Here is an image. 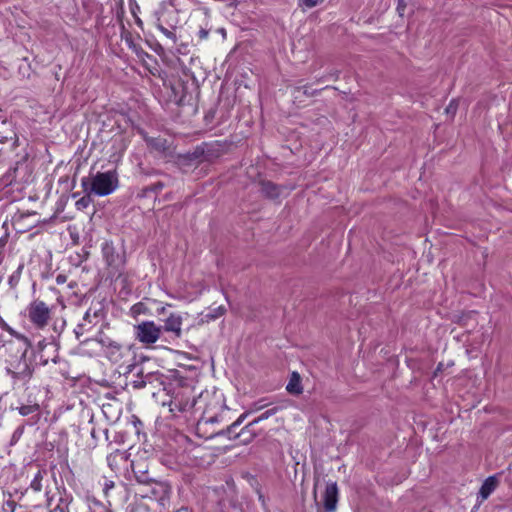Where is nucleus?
Instances as JSON below:
<instances>
[{"label": "nucleus", "instance_id": "16", "mask_svg": "<svg viewBox=\"0 0 512 512\" xmlns=\"http://www.w3.org/2000/svg\"><path fill=\"white\" fill-rule=\"evenodd\" d=\"M260 192L266 199L269 200H277L284 187L282 185L276 184L270 180L262 179L259 181Z\"/></svg>", "mask_w": 512, "mask_h": 512}, {"label": "nucleus", "instance_id": "2", "mask_svg": "<svg viewBox=\"0 0 512 512\" xmlns=\"http://www.w3.org/2000/svg\"><path fill=\"white\" fill-rule=\"evenodd\" d=\"M83 191L100 197L112 194L119 186V178L116 169L105 172H97L89 177L81 179Z\"/></svg>", "mask_w": 512, "mask_h": 512}, {"label": "nucleus", "instance_id": "31", "mask_svg": "<svg viewBox=\"0 0 512 512\" xmlns=\"http://www.w3.org/2000/svg\"><path fill=\"white\" fill-rule=\"evenodd\" d=\"M269 405L268 402H266V399L265 398H261L255 402H253L249 409L247 411H245L244 413H248V416L254 412H257L265 407H267Z\"/></svg>", "mask_w": 512, "mask_h": 512}, {"label": "nucleus", "instance_id": "47", "mask_svg": "<svg viewBox=\"0 0 512 512\" xmlns=\"http://www.w3.org/2000/svg\"><path fill=\"white\" fill-rule=\"evenodd\" d=\"M23 431H24V426H19L13 433L12 435V441H16L17 439H19L21 437V435L23 434Z\"/></svg>", "mask_w": 512, "mask_h": 512}, {"label": "nucleus", "instance_id": "50", "mask_svg": "<svg viewBox=\"0 0 512 512\" xmlns=\"http://www.w3.org/2000/svg\"><path fill=\"white\" fill-rule=\"evenodd\" d=\"M154 51L158 54H162L164 52V48L161 44L158 43L154 48Z\"/></svg>", "mask_w": 512, "mask_h": 512}, {"label": "nucleus", "instance_id": "37", "mask_svg": "<svg viewBox=\"0 0 512 512\" xmlns=\"http://www.w3.org/2000/svg\"><path fill=\"white\" fill-rule=\"evenodd\" d=\"M225 313H226V308L224 306H218V307L214 308L211 312L206 314L205 317L208 320H215V319L221 317L222 315H224Z\"/></svg>", "mask_w": 512, "mask_h": 512}, {"label": "nucleus", "instance_id": "6", "mask_svg": "<svg viewBox=\"0 0 512 512\" xmlns=\"http://www.w3.org/2000/svg\"><path fill=\"white\" fill-rule=\"evenodd\" d=\"M105 312L102 308L92 309L89 308L83 315L82 320L76 325L74 328V334L77 340L80 341V345L87 344L90 339L87 338L85 340H81V337L91 332L94 327H96L100 321L104 318Z\"/></svg>", "mask_w": 512, "mask_h": 512}, {"label": "nucleus", "instance_id": "60", "mask_svg": "<svg viewBox=\"0 0 512 512\" xmlns=\"http://www.w3.org/2000/svg\"><path fill=\"white\" fill-rule=\"evenodd\" d=\"M63 279H64V277H62V276H60V275H59V276L57 277V283H61V282H63Z\"/></svg>", "mask_w": 512, "mask_h": 512}, {"label": "nucleus", "instance_id": "43", "mask_svg": "<svg viewBox=\"0 0 512 512\" xmlns=\"http://www.w3.org/2000/svg\"><path fill=\"white\" fill-rule=\"evenodd\" d=\"M131 50L137 54V56H148V53H146L140 45H131Z\"/></svg>", "mask_w": 512, "mask_h": 512}, {"label": "nucleus", "instance_id": "19", "mask_svg": "<svg viewBox=\"0 0 512 512\" xmlns=\"http://www.w3.org/2000/svg\"><path fill=\"white\" fill-rule=\"evenodd\" d=\"M498 484L499 480L497 475L487 477L480 487L478 497L482 500L487 499L497 488Z\"/></svg>", "mask_w": 512, "mask_h": 512}, {"label": "nucleus", "instance_id": "55", "mask_svg": "<svg viewBox=\"0 0 512 512\" xmlns=\"http://www.w3.org/2000/svg\"><path fill=\"white\" fill-rule=\"evenodd\" d=\"M50 512H70L69 510H65L63 508H59V507H55L53 510H51Z\"/></svg>", "mask_w": 512, "mask_h": 512}, {"label": "nucleus", "instance_id": "40", "mask_svg": "<svg viewBox=\"0 0 512 512\" xmlns=\"http://www.w3.org/2000/svg\"><path fill=\"white\" fill-rule=\"evenodd\" d=\"M457 109H458V101L456 99H452L450 101V103L448 104V106L446 107L445 112L447 114L454 116L457 112Z\"/></svg>", "mask_w": 512, "mask_h": 512}, {"label": "nucleus", "instance_id": "11", "mask_svg": "<svg viewBox=\"0 0 512 512\" xmlns=\"http://www.w3.org/2000/svg\"><path fill=\"white\" fill-rule=\"evenodd\" d=\"M31 170L27 163V155L18 160L15 165L3 175L2 182L5 186L14 183L27 182Z\"/></svg>", "mask_w": 512, "mask_h": 512}, {"label": "nucleus", "instance_id": "36", "mask_svg": "<svg viewBox=\"0 0 512 512\" xmlns=\"http://www.w3.org/2000/svg\"><path fill=\"white\" fill-rule=\"evenodd\" d=\"M91 202V194L85 193L83 197L76 201L75 206L78 210H84L91 204Z\"/></svg>", "mask_w": 512, "mask_h": 512}, {"label": "nucleus", "instance_id": "58", "mask_svg": "<svg viewBox=\"0 0 512 512\" xmlns=\"http://www.w3.org/2000/svg\"><path fill=\"white\" fill-rule=\"evenodd\" d=\"M442 370H443V364H442V363H439V364L437 365V368H436L435 373H437V372H439V371H442Z\"/></svg>", "mask_w": 512, "mask_h": 512}, {"label": "nucleus", "instance_id": "34", "mask_svg": "<svg viewBox=\"0 0 512 512\" xmlns=\"http://www.w3.org/2000/svg\"><path fill=\"white\" fill-rule=\"evenodd\" d=\"M42 479H43L42 472L39 470L35 474L33 480L31 481L30 488L33 489L35 492L41 491V489H42Z\"/></svg>", "mask_w": 512, "mask_h": 512}, {"label": "nucleus", "instance_id": "59", "mask_svg": "<svg viewBox=\"0 0 512 512\" xmlns=\"http://www.w3.org/2000/svg\"><path fill=\"white\" fill-rule=\"evenodd\" d=\"M165 310H166V308L163 306L160 309H158L157 311H158V314H163V313H165Z\"/></svg>", "mask_w": 512, "mask_h": 512}, {"label": "nucleus", "instance_id": "35", "mask_svg": "<svg viewBox=\"0 0 512 512\" xmlns=\"http://www.w3.org/2000/svg\"><path fill=\"white\" fill-rule=\"evenodd\" d=\"M279 411V408L278 407H273L271 409H268L266 410L265 412H263L261 415H259L257 418H255L253 420V423L256 425L257 423L261 422V421H264L270 417H272L273 415H275L277 412Z\"/></svg>", "mask_w": 512, "mask_h": 512}, {"label": "nucleus", "instance_id": "52", "mask_svg": "<svg viewBox=\"0 0 512 512\" xmlns=\"http://www.w3.org/2000/svg\"><path fill=\"white\" fill-rule=\"evenodd\" d=\"M125 41H126V43H127L128 47H129L130 49H131V45H136V44L134 43V41L132 40L131 36H130V37H126V38H125Z\"/></svg>", "mask_w": 512, "mask_h": 512}, {"label": "nucleus", "instance_id": "13", "mask_svg": "<svg viewBox=\"0 0 512 512\" xmlns=\"http://www.w3.org/2000/svg\"><path fill=\"white\" fill-rule=\"evenodd\" d=\"M182 323L183 318L180 314L170 313L160 327H162V333H168L172 339H180L182 337Z\"/></svg>", "mask_w": 512, "mask_h": 512}, {"label": "nucleus", "instance_id": "12", "mask_svg": "<svg viewBox=\"0 0 512 512\" xmlns=\"http://www.w3.org/2000/svg\"><path fill=\"white\" fill-rule=\"evenodd\" d=\"M35 216H36L35 212H26V213L17 212V213H15L14 216L12 217L11 223H12V226H13L14 230L16 231V233L22 234V233L28 232L29 230L34 228L37 225L38 221L31 220L30 218L35 217Z\"/></svg>", "mask_w": 512, "mask_h": 512}, {"label": "nucleus", "instance_id": "49", "mask_svg": "<svg viewBox=\"0 0 512 512\" xmlns=\"http://www.w3.org/2000/svg\"><path fill=\"white\" fill-rule=\"evenodd\" d=\"M112 487H114V483L112 481H106L103 488L105 494H107L108 490L111 489Z\"/></svg>", "mask_w": 512, "mask_h": 512}, {"label": "nucleus", "instance_id": "62", "mask_svg": "<svg viewBox=\"0 0 512 512\" xmlns=\"http://www.w3.org/2000/svg\"><path fill=\"white\" fill-rule=\"evenodd\" d=\"M177 512H189L188 509H180Z\"/></svg>", "mask_w": 512, "mask_h": 512}, {"label": "nucleus", "instance_id": "25", "mask_svg": "<svg viewBox=\"0 0 512 512\" xmlns=\"http://www.w3.org/2000/svg\"><path fill=\"white\" fill-rule=\"evenodd\" d=\"M157 28L165 36V44L167 46L170 45V48H173L177 44L176 27L173 26L171 29H168L159 23L157 24Z\"/></svg>", "mask_w": 512, "mask_h": 512}, {"label": "nucleus", "instance_id": "29", "mask_svg": "<svg viewBox=\"0 0 512 512\" xmlns=\"http://www.w3.org/2000/svg\"><path fill=\"white\" fill-rule=\"evenodd\" d=\"M123 459V455L121 452H119V450L115 451L114 453H110L106 458L107 464L112 470H115L118 467V460Z\"/></svg>", "mask_w": 512, "mask_h": 512}, {"label": "nucleus", "instance_id": "9", "mask_svg": "<svg viewBox=\"0 0 512 512\" xmlns=\"http://www.w3.org/2000/svg\"><path fill=\"white\" fill-rule=\"evenodd\" d=\"M205 160L206 156L204 147L199 145L192 151L178 154L175 158V164L183 173H188L190 170L197 168Z\"/></svg>", "mask_w": 512, "mask_h": 512}, {"label": "nucleus", "instance_id": "22", "mask_svg": "<svg viewBox=\"0 0 512 512\" xmlns=\"http://www.w3.org/2000/svg\"><path fill=\"white\" fill-rule=\"evenodd\" d=\"M173 91L175 93V96H178V94L180 93L178 99L179 105L189 104L193 99L192 93L188 91V86L185 85L183 82H179L177 86H174Z\"/></svg>", "mask_w": 512, "mask_h": 512}, {"label": "nucleus", "instance_id": "54", "mask_svg": "<svg viewBox=\"0 0 512 512\" xmlns=\"http://www.w3.org/2000/svg\"><path fill=\"white\" fill-rule=\"evenodd\" d=\"M7 325L8 323L0 315V328L3 330L5 327H7Z\"/></svg>", "mask_w": 512, "mask_h": 512}, {"label": "nucleus", "instance_id": "46", "mask_svg": "<svg viewBox=\"0 0 512 512\" xmlns=\"http://www.w3.org/2000/svg\"><path fill=\"white\" fill-rule=\"evenodd\" d=\"M108 339H110V338H109V337L104 333V331H103L102 329H100V330L98 331L97 336H96V338H95V340H96L100 345H101V341H102V340H108Z\"/></svg>", "mask_w": 512, "mask_h": 512}, {"label": "nucleus", "instance_id": "21", "mask_svg": "<svg viewBox=\"0 0 512 512\" xmlns=\"http://www.w3.org/2000/svg\"><path fill=\"white\" fill-rule=\"evenodd\" d=\"M286 390L289 394L298 396L303 392V386L301 383V376L298 372L294 371L290 375V379L286 386Z\"/></svg>", "mask_w": 512, "mask_h": 512}, {"label": "nucleus", "instance_id": "51", "mask_svg": "<svg viewBox=\"0 0 512 512\" xmlns=\"http://www.w3.org/2000/svg\"><path fill=\"white\" fill-rule=\"evenodd\" d=\"M218 422V416H211L205 420V423H215Z\"/></svg>", "mask_w": 512, "mask_h": 512}, {"label": "nucleus", "instance_id": "33", "mask_svg": "<svg viewBox=\"0 0 512 512\" xmlns=\"http://www.w3.org/2000/svg\"><path fill=\"white\" fill-rule=\"evenodd\" d=\"M149 311V309L147 308V306L142 303V302H138L136 304H134L131 309H130V312H131V315L133 317H137L141 314H147Z\"/></svg>", "mask_w": 512, "mask_h": 512}, {"label": "nucleus", "instance_id": "44", "mask_svg": "<svg viewBox=\"0 0 512 512\" xmlns=\"http://www.w3.org/2000/svg\"><path fill=\"white\" fill-rule=\"evenodd\" d=\"M397 12L399 13V15L402 17L404 16V12H405V9H406V3L404 0H398L397 1Z\"/></svg>", "mask_w": 512, "mask_h": 512}, {"label": "nucleus", "instance_id": "32", "mask_svg": "<svg viewBox=\"0 0 512 512\" xmlns=\"http://www.w3.org/2000/svg\"><path fill=\"white\" fill-rule=\"evenodd\" d=\"M73 501V496L71 494L66 493L64 490V493L60 496L58 504L56 507L63 508L65 510H69V506Z\"/></svg>", "mask_w": 512, "mask_h": 512}, {"label": "nucleus", "instance_id": "10", "mask_svg": "<svg viewBox=\"0 0 512 512\" xmlns=\"http://www.w3.org/2000/svg\"><path fill=\"white\" fill-rule=\"evenodd\" d=\"M27 316L29 321L36 328L43 329L49 323L51 318V310L44 301L37 299L28 305Z\"/></svg>", "mask_w": 512, "mask_h": 512}, {"label": "nucleus", "instance_id": "48", "mask_svg": "<svg viewBox=\"0 0 512 512\" xmlns=\"http://www.w3.org/2000/svg\"><path fill=\"white\" fill-rule=\"evenodd\" d=\"M209 35V30L205 29V28H201L199 31H198V36L201 40L203 39H206Z\"/></svg>", "mask_w": 512, "mask_h": 512}, {"label": "nucleus", "instance_id": "1", "mask_svg": "<svg viewBox=\"0 0 512 512\" xmlns=\"http://www.w3.org/2000/svg\"><path fill=\"white\" fill-rule=\"evenodd\" d=\"M170 373L173 377V383L167 390L170 395L169 411L173 417L191 413L197 404L194 388L186 382L184 377L180 376L178 370H170Z\"/></svg>", "mask_w": 512, "mask_h": 512}, {"label": "nucleus", "instance_id": "38", "mask_svg": "<svg viewBox=\"0 0 512 512\" xmlns=\"http://www.w3.org/2000/svg\"><path fill=\"white\" fill-rule=\"evenodd\" d=\"M23 269V265H20L17 270L9 277L8 283L11 287H15L20 279V275Z\"/></svg>", "mask_w": 512, "mask_h": 512}, {"label": "nucleus", "instance_id": "24", "mask_svg": "<svg viewBox=\"0 0 512 512\" xmlns=\"http://www.w3.org/2000/svg\"><path fill=\"white\" fill-rule=\"evenodd\" d=\"M164 187H165V184L162 181H158L151 185H147L140 189V191L137 194V197L138 198H146V197H149L151 193L154 194L155 196H157L158 193H160Z\"/></svg>", "mask_w": 512, "mask_h": 512}, {"label": "nucleus", "instance_id": "39", "mask_svg": "<svg viewBox=\"0 0 512 512\" xmlns=\"http://www.w3.org/2000/svg\"><path fill=\"white\" fill-rule=\"evenodd\" d=\"M297 91H300L301 89L303 90V94L306 96V97H313V96H316L318 95L323 89H314V90H310L309 86L308 85H304V86H299V87H296L295 88Z\"/></svg>", "mask_w": 512, "mask_h": 512}, {"label": "nucleus", "instance_id": "41", "mask_svg": "<svg viewBox=\"0 0 512 512\" xmlns=\"http://www.w3.org/2000/svg\"><path fill=\"white\" fill-rule=\"evenodd\" d=\"M131 422H132L134 428L136 429V432L139 433L140 427L143 426L142 421L137 416L132 415L131 416Z\"/></svg>", "mask_w": 512, "mask_h": 512}, {"label": "nucleus", "instance_id": "30", "mask_svg": "<svg viewBox=\"0 0 512 512\" xmlns=\"http://www.w3.org/2000/svg\"><path fill=\"white\" fill-rule=\"evenodd\" d=\"M167 141L161 138H152L148 141V145L159 152H164L167 149Z\"/></svg>", "mask_w": 512, "mask_h": 512}, {"label": "nucleus", "instance_id": "64", "mask_svg": "<svg viewBox=\"0 0 512 512\" xmlns=\"http://www.w3.org/2000/svg\"><path fill=\"white\" fill-rule=\"evenodd\" d=\"M329 88L336 89V87H333V86H326L324 89H329Z\"/></svg>", "mask_w": 512, "mask_h": 512}, {"label": "nucleus", "instance_id": "3", "mask_svg": "<svg viewBox=\"0 0 512 512\" xmlns=\"http://www.w3.org/2000/svg\"><path fill=\"white\" fill-rule=\"evenodd\" d=\"M131 468L137 483L149 487L153 497L163 498L170 492V488L165 482L157 481L151 476L144 461H133Z\"/></svg>", "mask_w": 512, "mask_h": 512}, {"label": "nucleus", "instance_id": "57", "mask_svg": "<svg viewBox=\"0 0 512 512\" xmlns=\"http://www.w3.org/2000/svg\"><path fill=\"white\" fill-rule=\"evenodd\" d=\"M255 492H256L257 496H260V495H262V494H263L259 485H257V486L255 487Z\"/></svg>", "mask_w": 512, "mask_h": 512}, {"label": "nucleus", "instance_id": "5", "mask_svg": "<svg viewBox=\"0 0 512 512\" xmlns=\"http://www.w3.org/2000/svg\"><path fill=\"white\" fill-rule=\"evenodd\" d=\"M103 259L112 276H120L125 267V255L120 253L113 241L105 240L101 245Z\"/></svg>", "mask_w": 512, "mask_h": 512}, {"label": "nucleus", "instance_id": "14", "mask_svg": "<svg viewBox=\"0 0 512 512\" xmlns=\"http://www.w3.org/2000/svg\"><path fill=\"white\" fill-rule=\"evenodd\" d=\"M12 142V147L19 146V138L12 120L0 117V143Z\"/></svg>", "mask_w": 512, "mask_h": 512}, {"label": "nucleus", "instance_id": "23", "mask_svg": "<svg viewBox=\"0 0 512 512\" xmlns=\"http://www.w3.org/2000/svg\"><path fill=\"white\" fill-rule=\"evenodd\" d=\"M89 512H113L109 501L102 502L95 497H88Z\"/></svg>", "mask_w": 512, "mask_h": 512}, {"label": "nucleus", "instance_id": "17", "mask_svg": "<svg viewBox=\"0 0 512 512\" xmlns=\"http://www.w3.org/2000/svg\"><path fill=\"white\" fill-rule=\"evenodd\" d=\"M144 377L147 380L148 385L155 386V384H158L159 386H162L165 391H167L173 383V377L170 372L169 375H164L159 371L147 372Z\"/></svg>", "mask_w": 512, "mask_h": 512}, {"label": "nucleus", "instance_id": "26", "mask_svg": "<svg viewBox=\"0 0 512 512\" xmlns=\"http://www.w3.org/2000/svg\"><path fill=\"white\" fill-rule=\"evenodd\" d=\"M1 512H15L17 503L15 500H13L11 494H5L4 492L1 493Z\"/></svg>", "mask_w": 512, "mask_h": 512}, {"label": "nucleus", "instance_id": "28", "mask_svg": "<svg viewBox=\"0 0 512 512\" xmlns=\"http://www.w3.org/2000/svg\"><path fill=\"white\" fill-rule=\"evenodd\" d=\"M145 374L146 373L144 372V370L142 368L139 371H137L136 379L132 381V387L134 389H142L148 385L147 380L144 377Z\"/></svg>", "mask_w": 512, "mask_h": 512}, {"label": "nucleus", "instance_id": "20", "mask_svg": "<svg viewBox=\"0 0 512 512\" xmlns=\"http://www.w3.org/2000/svg\"><path fill=\"white\" fill-rule=\"evenodd\" d=\"M19 414L22 416H31L29 424L34 425L40 420V406L37 403L22 405L18 408Z\"/></svg>", "mask_w": 512, "mask_h": 512}, {"label": "nucleus", "instance_id": "7", "mask_svg": "<svg viewBox=\"0 0 512 512\" xmlns=\"http://www.w3.org/2000/svg\"><path fill=\"white\" fill-rule=\"evenodd\" d=\"M133 330L135 339L146 346L155 344L162 335V327L154 321H142L134 325Z\"/></svg>", "mask_w": 512, "mask_h": 512}, {"label": "nucleus", "instance_id": "53", "mask_svg": "<svg viewBox=\"0 0 512 512\" xmlns=\"http://www.w3.org/2000/svg\"><path fill=\"white\" fill-rule=\"evenodd\" d=\"M258 500L261 502L263 507H266V498H265L264 494L258 496Z\"/></svg>", "mask_w": 512, "mask_h": 512}, {"label": "nucleus", "instance_id": "61", "mask_svg": "<svg viewBox=\"0 0 512 512\" xmlns=\"http://www.w3.org/2000/svg\"><path fill=\"white\" fill-rule=\"evenodd\" d=\"M136 366L135 365H130L129 366V371L131 372Z\"/></svg>", "mask_w": 512, "mask_h": 512}, {"label": "nucleus", "instance_id": "42", "mask_svg": "<svg viewBox=\"0 0 512 512\" xmlns=\"http://www.w3.org/2000/svg\"><path fill=\"white\" fill-rule=\"evenodd\" d=\"M299 1H300V5H303L307 8H313V7L317 6L319 3L318 0H299Z\"/></svg>", "mask_w": 512, "mask_h": 512}, {"label": "nucleus", "instance_id": "27", "mask_svg": "<svg viewBox=\"0 0 512 512\" xmlns=\"http://www.w3.org/2000/svg\"><path fill=\"white\" fill-rule=\"evenodd\" d=\"M3 330L8 332L15 339L21 341L24 344V348H26V350H29L32 348V343H31L30 339L28 337H26L24 334L17 332L9 325H7V327H5Z\"/></svg>", "mask_w": 512, "mask_h": 512}, {"label": "nucleus", "instance_id": "63", "mask_svg": "<svg viewBox=\"0 0 512 512\" xmlns=\"http://www.w3.org/2000/svg\"><path fill=\"white\" fill-rule=\"evenodd\" d=\"M317 493H316V486L314 487V498L316 499Z\"/></svg>", "mask_w": 512, "mask_h": 512}, {"label": "nucleus", "instance_id": "4", "mask_svg": "<svg viewBox=\"0 0 512 512\" xmlns=\"http://www.w3.org/2000/svg\"><path fill=\"white\" fill-rule=\"evenodd\" d=\"M247 417L248 413H242L232 424L228 425L225 429L216 432L215 436H226L229 440L239 439L240 443L245 445L249 444L258 435V432L254 429L255 424L253 421L249 422L239 432H237V428Z\"/></svg>", "mask_w": 512, "mask_h": 512}, {"label": "nucleus", "instance_id": "15", "mask_svg": "<svg viewBox=\"0 0 512 512\" xmlns=\"http://www.w3.org/2000/svg\"><path fill=\"white\" fill-rule=\"evenodd\" d=\"M338 486L336 482H327L323 495L325 512H335L338 503Z\"/></svg>", "mask_w": 512, "mask_h": 512}, {"label": "nucleus", "instance_id": "56", "mask_svg": "<svg viewBox=\"0 0 512 512\" xmlns=\"http://www.w3.org/2000/svg\"><path fill=\"white\" fill-rule=\"evenodd\" d=\"M325 80H327L326 75H324L322 77H319V78H316L315 82L316 83H321V82H324Z\"/></svg>", "mask_w": 512, "mask_h": 512}, {"label": "nucleus", "instance_id": "8", "mask_svg": "<svg viewBox=\"0 0 512 512\" xmlns=\"http://www.w3.org/2000/svg\"><path fill=\"white\" fill-rule=\"evenodd\" d=\"M27 352L26 348H24L21 353L20 358L11 363L9 367H6V373L15 381H20L22 383H27L33 376L34 367L32 363L27 360Z\"/></svg>", "mask_w": 512, "mask_h": 512}, {"label": "nucleus", "instance_id": "18", "mask_svg": "<svg viewBox=\"0 0 512 512\" xmlns=\"http://www.w3.org/2000/svg\"><path fill=\"white\" fill-rule=\"evenodd\" d=\"M101 346L106 349V356L109 360L117 362L122 358V344L112 340H102Z\"/></svg>", "mask_w": 512, "mask_h": 512}, {"label": "nucleus", "instance_id": "45", "mask_svg": "<svg viewBox=\"0 0 512 512\" xmlns=\"http://www.w3.org/2000/svg\"><path fill=\"white\" fill-rule=\"evenodd\" d=\"M326 77H327V80L328 79H333V80H338L339 77H340V71L337 70V69H334V70H331L329 71L327 74H326Z\"/></svg>", "mask_w": 512, "mask_h": 512}]
</instances>
